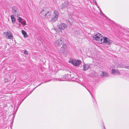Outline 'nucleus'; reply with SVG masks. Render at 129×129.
Masks as SVG:
<instances>
[{"label":"nucleus","mask_w":129,"mask_h":129,"mask_svg":"<svg viewBox=\"0 0 129 129\" xmlns=\"http://www.w3.org/2000/svg\"><path fill=\"white\" fill-rule=\"evenodd\" d=\"M57 26L58 29H57L56 28H54V30H55L56 32L59 33L62 31V30L64 29L67 27V24L64 23H61L59 25H57Z\"/></svg>","instance_id":"nucleus-1"},{"label":"nucleus","mask_w":129,"mask_h":129,"mask_svg":"<svg viewBox=\"0 0 129 129\" xmlns=\"http://www.w3.org/2000/svg\"><path fill=\"white\" fill-rule=\"evenodd\" d=\"M103 38L102 35L99 33H98L94 35L93 37L94 40L96 41L99 44H102V42Z\"/></svg>","instance_id":"nucleus-2"},{"label":"nucleus","mask_w":129,"mask_h":129,"mask_svg":"<svg viewBox=\"0 0 129 129\" xmlns=\"http://www.w3.org/2000/svg\"><path fill=\"white\" fill-rule=\"evenodd\" d=\"M59 15L58 11H54L53 13L51 21L54 22L57 20V18Z\"/></svg>","instance_id":"nucleus-3"},{"label":"nucleus","mask_w":129,"mask_h":129,"mask_svg":"<svg viewBox=\"0 0 129 129\" xmlns=\"http://www.w3.org/2000/svg\"><path fill=\"white\" fill-rule=\"evenodd\" d=\"M69 62L72 63L75 66H78L81 63V61L79 60H73L72 59H70Z\"/></svg>","instance_id":"nucleus-4"},{"label":"nucleus","mask_w":129,"mask_h":129,"mask_svg":"<svg viewBox=\"0 0 129 129\" xmlns=\"http://www.w3.org/2000/svg\"><path fill=\"white\" fill-rule=\"evenodd\" d=\"M6 38L7 39H12L13 38V36L11 32L9 30L4 33Z\"/></svg>","instance_id":"nucleus-5"},{"label":"nucleus","mask_w":129,"mask_h":129,"mask_svg":"<svg viewBox=\"0 0 129 129\" xmlns=\"http://www.w3.org/2000/svg\"><path fill=\"white\" fill-rule=\"evenodd\" d=\"M49 13V11L43 9L40 13V15L42 18H44L47 17V13Z\"/></svg>","instance_id":"nucleus-6"},{"label":"nucleus","mask_w":129,"mask_h":129,"mask_svg":"<svg viewBox=\"0 0 129 129\" xmlns=\"http://www.w3.org/2000/svg\"><path fill=\"white\" fill-rule=\"evenodd\" d=\"M112 41L109 40L107 37H104L103 40L102 41V44H106L107 45H110L112 42Z\"/></svg>","instance_id":"nucleus-7"},{"label":"nucleus","mask_w":129,"mask_h":129,"mask_svg":"<svg viewBox=\"0 0 129 129\" xmlns=\"http://www.w3.org/2000/svg\"><path fill=\"white\" fill-rule=\"evenodd\" d=\"M67 48V46L65 44H63L62 46L59 49V51L60 52L64 53L65 52Z\"/></svg>","instance_id":"nucleus-8"},{"label":"nucleus","mask_w":129,"mask_h":129,"mask_svg":"<svg viewBox=\"0 0 129 129\" xmlns=\"http://www.w3.org/2000/svg\"><path fill=\"white\" fill-rule=\"evenodd\" d=\"M64 43L63 41L61 39H58L56 42L55 43V46H59L63 44Z\"/></svg>","instance_id":"nucleus-9"},{"label":"nucleus","mask_w":129,"mask_h":129,"mask_svg":"<svg viewBox=\"0 0 129 129\" xmlns=\"http://www.w3.org/2000/svg\"><path fill=\"white\" fill-rule=\"evenodd\" d=\"M12 10L13 13H14L15 14V15L17 14V15H18L17 14L18 9L16 7H13L12 8Z\"/></svg>","instance_id":"nucleus-10"},{"label":"nucleus","mask_w":129,"mask_h":129,"mask_svg":"<svg viewBox=\"0 0 129 129\" xmlns=\"http://www.w3.org/2000/svg\"><path fill=\"white\" fill-rule=\"evenodd\" d=\"M89 67V66L88 64H85L83 66V70L85 71L87 70Z\"/></svg>","instance_id":"nucleus-11"},{"label":"nucleus","mask_w":129,"mask_h":129,"mask_svg":"<svg viewBox=\"0 0 129 129\" xmlns=\"http://www.w3.org/2000/svg\"><path fill=\"white\" fill-rule=\"evenodd\" d=\"M108 75V74L105 72L102 71L100 73V75L102 77L107 76Z\"/></svg>","instance_id":"nucleus-12"},{"label":"nucleus","mask_w":129,"mask_h":129,"mask_svg":"<svg viewBox=\"0 0 129 129\" xmlns=\"http://www.w3.org/2000/svg\"><path fill=\"white\" fill-rule=\"evenodd\" d=\"M112 72L113 74H114L116 73H118L119 74H120V72L118 70L112 69Z\"/></svg>","instance_id":"nucleus-13"},{"label":"nucleus","mask_w":129,"mask_h":129,"mask_svg":"<svg viewBox=\"0 0 129 129\" xmlns=\"http://www.w3.org/2000/svg\"><path fill=\"white\" fill-rule=\"evenodd\" d=\"M11 19L13 23H15V19L14 17V16L13 15H12L11 16Z\"/></svg>","instance_id":"nucleus-14"},{"label":"nucleus","mask_w":129,"mask_h":129,"mask_svg":"<svg viewBox=\"0 0 129 129\" xmlns=\"http://www.w3.org/2000/svg\"><path fill=\"white\" fill-rule=\"evenodd\" d=\"M22 34L23 35L24 37L25 38H27L28 37V35L27 33L24 30H22L21 31Z\"/></svg>","instance_id":"nucleus-15"},{"label":"nucleus","mask_w":129,"mask_h":129,"mask_svg":"<svg viewBox=\"0 0 129 129\" xmlns=\"http://www.w3.org/2000/svg\"><path fill=\"white\" fill-rule=\"evenodd\" d=\"M18 21H19V22H21L22 21L21 18L19 17L18 18Z\"/></svg>","instance_id":"nucleus-16"},{"label":"nucleus","mask_w":129,"mask_h":129,"mask_svg":"<svg viewBox=\"0 0 129 129\" xmlns=\"http://www.w3.org/2000/svg\"><path fill=\"white\" fill-rule=\"evenodd\" d=\"M24 53L25 54H28V52L26 50H24Z\"/></svg>","instance_id":"nucleus-17"},{"label":"nucleus","mask_w":129,"mask_h":129,"mask_svg":"<svg viewBox=\"0 0 129 129\" xmlns=\"http://www.w3.org/2000/svg\"><path fill=\"white\" fill-rule=\"evenodd\" d=\"M5 82H8V79L5 78Z\"/></svg>","instance_id":"nucleus-18"},{"label":"nucleus","mask_w":129,"mask_h":129,"mask_svg":"<svg viewBox=\"0 0 129 129\" xmlns=\"http://www.w3.org/2000/svg\"><path fill=\"white\" fill-rule=\"evenodd\" d=\"M22 24L23 25H26V22L25 21H23L22 23Z\"/></svg>","instance_id":"nucleus-19"},{"label":"nucleus","mask_w":129,"mask_h":129,"mask_svg":"<svg viewBox=\"0 0 129 129\" xmlns=\"http://www.w3.org/2000/svg\"><path fill=\"white\" fill-rule=\"evenodd\" d=\"M125 68L126 69H129V66H126L125 67Z\"/></svg>","instance_id":"nucleus-20"},{"label":"nucleus","mask_w":129,"mask_h":129,"mask_svg":"<svg viewBox=\"0 0 129 129\" xmlns=\"http://www.w3.org/2000/svg\"><path fill=\"white\" fill-rule=\"evenodd\" d=\"M95 4L96 5L97 4L96 2L95 1Z\"/></svg>","instance_id":"nucleus-21"}]
</instances>
